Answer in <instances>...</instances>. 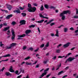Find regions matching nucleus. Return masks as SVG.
I'll return each mask as SVG.
<instances>
[{"mask_svg": "<svg viewBox=\"0 0 78 78\" xmlns=\"http://www.w3.org/2000/svg\"><path fill=\"white\" fill-rule=\"evenodd\" d=\"M35 26H36L32 24L31 26H29V27L32 28H32H34V27H35Z\"/></svg>", "mask_w": 78, "mask_h": 78, "instance_id": "27", "label": "nucleus"}, {"mask_svg": "<svg viewBox=\"0 0 78 78\" xmlns=\"http://www.w3.org/2000/svg\"><path fill=\"white\" fill-rule=\"evenodd\" d=\"M23 50H25L26 48H27V47L26 46H24L23 47Z\"/></svg>", "mask_w": 78, "mask_h": 78, "instance_id": "46", "label": "nucleus"}, {"mask_svg": "<svg viewBox=\"0 0 78 78\" xmlns=\"http://www.w3.org/2000/svg\"><path fill=\"white\" fill-rule=\"evenodd\" d=\"M5 67H3L2 68V69H1V71L2 72L4 70H5Z\"/></svg>", "mask_w": 78, "mask_h": 78, "instance_id": "51", "label": "nucleus"}, {"mask_svg": "<svg viewBox=\"0 0 78 78\" xmlns=\"http://www.w3.org/2000/svg\"><path fill=\"white\" fill-rule=\"evenodd\" d=\"M31 31L30 30H27L25 31V33L26 34H28Z\"/></svg>", "mask_w": 78, "mask_h": 78, "instance_id": "12", "label": "nucleus"}, {"mask_svg": "<svg viewBox=\"0 0 78 78\" xmlns=\"http://www.w3.org/2000/svg\"><path fill=\"white\" fill-rule=\"evenodd\" d=\"M69 30H72V31H73V30H74V29L73 27H72L69 29Z\"/></svg>", "mask_w": 78, "mask_h": 78, "instance_id": "42", "label": "nucleus"}, {"mask_svg": "<svg viewBox=\"0 0 78 78\" xmlns=\"http://www.w3.org/2000/svg\"><path fill=\"white\" fill-rule=\"evenodd\" d=\"M7 5V8L9 10H11V8H12V6L9 5Z\"/></svg>", "mask_w": 78, "mask_h": 78, "instance_id": "15", "label": "nucleus"}, {"mask_svg": "<svg viewBox=\"0 0 78 78\" xmlns=\"http://www.w3.org/2000/svg\"><path fill=\"white\" fill-rule=\"evenodd\" d=\"M25 34H23L21 35H18V37H25Z\"/></svg>", "mask_w": 78, "mask_h": 78, "instance_id": "16", "label": "nucleus"}, {"mask_svg": "<svg viewBox=\"0 0 78 78\" xmlns=\"http://www.w3.org/2000/svg\"><path fill=\"white\" fill-rule=\"evenodd\" d=\"M1 10L2 11H3V12H5V11L6 12H8V11H7V10H5L2 9H1Z\"/></svg>", "mask_w": 78, "mask_h": 78, "instance_id": "43", "label": "nucleus"}, {"mask_svg": "<svg viewBox=\"0 0 78 78\" xmlns=\"http://www.w3.org/2000/svg\"><path fill=\"white\" fill-rule=\"evenodd\" d=\"M47 62V61H44V62H43V63L44 64H46Z\"/></svg>", "mask_w": 78, "mask_h": 78, "instance_id": "60", "label": "nucleus"}, {"mask_svg": "<svg viewBox=\"0 0 78 78\" xmlns=\"http://www.w3.org/2000/svg\"><path fill=\"white\" fill-rule=\"evenodd\" d=\"M49 8H50V9H56V8L53 6H50Z\"/></svg>", "mask_w": 78, "mask_h": 78, "instance_id": "22", "label": "nucleus"}, {"mask_svg": "<svg viewBox=\"0 0 78 78\" xmlns=\"http://www.w3.org/2000/svg\"><path fill=\"white\" fill-rule=\"evenodd\" d=\"M11 33L12 34V39L13 40L15 38V37H16V35L15 34V33L14 32V31L12 29H11Z\"/></svg>", "mask_w": 78, "mask_h": 78, "instance_id": "3", "label": "nucleus"}, {"mask_svg": "<svg viewBox=\"0 0 78 78\" xmlns=\"http://www.w3.org/2000/svg\"><path fill=\"white\" fill-rule=\"evenodd\" d=\"M51 75L50 74H48L46 76V77L47 78H48Z\"/></svg>", "mask_w": 78, "mask_h": 78, "instance_id": "58", "label": "nucleus"}, {"mask_svg": "<svg viewBox=\"0 0 78 78\" xmlns=\"http://www.w3.org/2000/svg\"><path fill=\"white\" fill-rule=\"evenodd\" d=\"M44 20H40L39 21V23H42V22H44Z\"/></svg>", "mask_w": 78, "mask_h": 78, "instance_id": "40", "label": "nucleus"}, {"mask_svg": "<svg viewBox=\"0 0 78 78\" xmlns=\"http://www.w3.org/2000/svg\"><path fill=\"white\" fill-rule=\"evenodd\" d=\"M10 72H11L14 73V70H13V68L12 67V66H10V69H9Z\"/></svg>", "mask_w": 78, "mask_h": 78, "instance_id": "8", "label": "nucleus"}, {"mask_svg": "<svg viewBox=\"0 0 78 78\" xmlns=\"http://www.w3.org/2000/svg\"><path fill=\"white\" fill-rule=\"evenodd\" d=\"M30 58H31L30 56L27 57L26 58H25V59L26 60H28V59H30Z\"/></svg>", "mask_w": 78, "mask_h": 78, "instance_id": "30", "label": "nucleus"}, {"mask_svg": "<svg viewBox=\"0 0 78 78\" xmlns=\"http://www.w3.org/2000/svg\"><path fill=\"white\" fill-rule=\"evenodd\" d=\"M49 69H50V68H47L46 70H44V72H48V71L49 70Z\"/></svg>", "mask_w": 78, "mask_h": 78, "instance_id": "34", "label": "nucleus"}, {"mask_svg": "<svg viewBox=\"0 0 78 78\" xmlns=\"http://www.w3.org/2000/svg\"><path fill=\"white\" fill-rule=\"evenodd\" d=\"M19 72V71H16V72H15V73L16 74H17V73H18Z\"/></svg>", "mask_w": 78, "mask_h": 78, "instance_id": "63", "label": "nucleus"}, {"mask_svg": "<svg viewBox=\"0 0 78 78\" xmlns=\"http://www.w3.org/2000/svg\"><path fill=\"white\" fill-rule=\"evenodd\" d=\"M22 75H20L18 76L17 78H20L21 77H22Z\"/></svg>", "mask_w": 78, "mask_h": 78, "instance_id": "50", "label": "nucleus"}, {"mask_svg": "<svg viewBox=\"0 0 78 78\" xmlns=\"http://www.w3.org/2000/svg\"><path fill=\"white\" fill-rule=\"evenodd\" d=\"M28 7L29 8L27 9L28 11L30 12H34L36 10V9L35 7H32L30 3L28 4Z\"/></svg>", "mask_w": 78, "mask_h": 78, "instance_id": "1", "label": "nucleus"}, {"mask_svg": "<svg viewBox=\"0 0 78 78\" xmlns=\"http://www.w3.org/2000/svg\"><path fill=\"white\" fill-rule=\"evenodd\" d=\"M56 56H55L54 57H53L52 58V59L53 60H55V59H56Z\"/></svg>", "mask_w": 78, "mask_h": 78, "instance_id": "44", "label": "nucleus"}, {"mask_svg": "<svg viewBox=\"0 0 78 78\" xmlns=\"http://www.w3.org/2000/svg\"><path fill=\"white\" fill-rule=\"evenodd\" d=\"M11 56V55H10V54H7L5 55H3L2 56L0 57V59H1L2 58H3V57H9Z\"/></svg>", "mask_w": 78, "mask_h": 78, "instance_id": "11", "label": "nucleus"}, {"mask_svg": "<svg viewBox=\"0 0 78 78\" xmlns=\"http://www.w3.org/2000/svg\"><path fill=\"white\" fill-rule=\"evenodd\" d=\"M21 25H25V21L24 20H21L20 22Z\"/></svg>", "mask_w": 78, "mask_h": 78, "instance_id": "7", "label": "nucleus"}, {"mask_svg": "<svg viewBox=\"0 0 78 78\" xmlns=\"http://www.w3.org/2000/svg\"><path fill=\"white\" fill-rule=\"evenodd\" d=\"M56 51L57 53H60L61 51H60V50L58 49V50H56Z\"/></svg>", "mask_w": 78, "mask_h": 78, "instance_id": "37", "label": "nucleus"}, {"mask_svg": "<svg viewBox=\"0 0 78 78\" xmlns=\"http://www.w3.org/2000/svg\"><path fill=\"white\" fill-rule=\"evenodd\" d=\"M29 50H31V51H32V50H33V48L32 47L29 48L28 49V51H29Z\"/></svg>", "mask_w": 78, "mask_h": 78, "instance_id": "28", "label": "nucleus"}, {"mask_svg": "<svg viewBox=\"0 0 78 78\" xmlns=\"http://www.w3.org/2000/svg\"><path fill=\"white\" fill-rule=\"evenodd\" d=\"M16 43H12L11 44L10 46H11V47H14V45H16Z\"/></svg>", "mask_w": 78, "mask_h": 78, "instance_id": "23", "label": "nucleus"}, {"mask_svg": "<svg viewBox=\"0 0 78 78\" xmlns=\"http://www.w3.org/2000/svg\"><path fill=\"white\" fill-rule=\"evenodd\" d=\"M47 75V72H44V73H43L40 76V77L39 78H42V77H43V76H44V75Z\"/></svg>", "mask_w": 78, "mask_h": 78, "instance_id": "9", "label": "nucleus"}, {"mask_svg": "<svg viewBox=\"0 0 78 78\" xmlns=\"http://www.w3.org/2000/svg\"><path fill=\"white\" fill-rule=\"evenodd\" d=\"M61 45H62V44H60L58 45L57 46V48H59V47H61Z\"/></svg>", "mask_w": 78, "mask_h": 78, "instance_id": "55", "label": "nucleus"}, {"mask_svg": "<svg viewBox=\"0 0 78 78\" xmlns=\"http://www.w3.org/2000/svg\"><path fill=\"white\" fill-rule=\"evenodd\" d=\"M63 73V71H60V72L58 73V75H61V74H62V73Z\"/></svg>", "mask_w": 78, "mask_h": 78, "instance_id": "32", "label": "nucleus"}, {"mask_svg": "<svg viewBox=\"0 0 78 78\" xmlns=\"http://www.w3.org/2000/svg\"><path fill=\"white\" fill-rule=\"evenodd\" d=\"M22 15L23 16V17H25L26 15H27V14L25 13H21Z\"/></svg>", "mask_w": 78, "mask_h": 78, "instance_id": "31", "label": "nucleus"}, {"mask_svg": "<svg viewBox=\"0 0 78 78\" xmlns=\"http://www.w3.org/2000/svg\"><path fill=\"white\" fill-rule=\"evenodd\" d=\"M69 69V66H67L66 67L65 69V70H68Z\"/></svg>", "mask_w": 78, "mask_h": 78, "instance_id": "49", "label": "nucleus"}, {"mask_svg": "<svg viewBox=\"0 0 78 78\" xmlns=\"http://www.w3.org/2000/svg\"><path fill=\"white\" fill-rule=\"evenodd\" d=\"M64 57H65V56H59L58 57V58H64Z\"/></svg>", "mask_w": 78, "mask_h": 78, "instance_id": "39", "label": "nucleus"}, {"mask_svg": "<svg viewBox=\"0 0 78 78\" xmlns=\"http://www.w3.org/2000/svg\"><path fill=\"white\" fill-rule=\"evenodd\" d=\"M3 27V24H1L0 25V29H1Z\"/></svg>", "mask_w": 78, "mask_h": 78, "instance_id": "45", "label": "nucleus"}, {"mask_svg": "<svg viewBox=\"0 0 78 78\" xmlns=\"http://www.w3.org/2000/svg\"><path fill=\"white\" fill-rule=\"evenodd\" d=\"M55 36H57V37H59V30L58 29H57L56 30Z\"/></svg>", "mask_w": 78, "mask_h": 78, "instance_id": "6", "label": "nucleus"}, {"mask_svg": "<svg viewBox=\"0 0 78 78\" xmlns=\"http://www.w3.org/2000/svg\"><path fill=\"white\" fill-rule=\"evenodd\" d=\"M51 36H55V34H51Z\"/></svg>", "mask_w": 78, "mask_h": 78, "instance_id": "64", "label": "nucleus"}, {"mask_svg": "<svg viewBox=\"0 0 78 78\" xmlns=\"http://www.w3.org/2000/svg\"><path fill=\"white\" fill-rule=\"evenodd\" d=\"M19 8L20 9V10H23L25 8V6H23V7H19Z\"/></svg>", "mask_w": 78, "mask_h": 78, "instance_id": "26", "label": "nucleus"}, {"mask_svg": "<svg viewBox=\"0 0 78 78\" xmlns=\"http://www.w3.org/2000/svg\"><path fill=\"white\" fill-rule=\"evenodd\" d=\"M75 47H74L73 48H72L71 49H70L71 50H73L74 49H75Z\"/></svg>", "mask_w": 78, "mask_h": 78, "instance_id": "59", "label": "nucleus"}, {"mask_svg": "<svg viewBox=\"0 0 78 78\" xmlns=\"http://www.w3.org/2000/svg\"><path fill=\"white\" fill-rule=\"evenodd\" d=\"M51 70L53 71V70H55V66L53 67V68L51 69Z\"/></svg>", "mask_w": 78, "mask_h": 78, "instance_id": "57", "label": "nucleus"}, {"mask_svg": "<svg viewBox=\"0 0 78 78\" xmlns=\"http://www.w3.org/2000/svg\"><path fill=\"white\" fill-rule=\"evenodd\" d=\"M26 64H27V65H31V63L30 62L29 63L28 62H26Z\"/></svg>", "mask_w": 78, "mask_h": 78, "instance_id": "29", "label": "nucleus"}, {"mask_svg": "<svg viewBox=\"0 0 78 78\" xmlns=\"http://www.w3.org/2000/svg\"><path fill=\"white\" fill-rule=\"evenodd\" d=\"M54 20L53 19L51 20L48 22L47 23V25L48 24H49V23H51V22H53V21Z\"/></svg>", "mask_w": 78, "mask_h": 78, "instance_id": "24", "label": "nucleus"}, {"mask_svg": "<svg viewBox=\"0 0 78 78\" xmlns=\"http://www.w3.org/2000/svg\"><path fill=\"white\" fill-rule=\"evenodd\" d=\"M16 23L15 22L13 21L12 23V25H15Z\"/></svg>", "mask_w": 78, "mask_h": 78, "instance_id": "38", "label": "nucleus"}, {"mask_svg": "<svg viewBox=\"0 0 78 78\" xmlns=\"http://www.w3.org/2000/svg\"><path fill=\"white\" fill-rule=\"evenodd\" d=\"M44 7L46 9H49V5L47 4H45L44 5Z\"/></svg>", "mask_w": 78, "mask_h": 78, "instance_id": "18", "label": "nucleus"}, {"mask_svg": "<svg viewBox=\"0 0 78 78\" xmlns=\"http://www.w3.org/2000/svg\"><path fill=\"white\" fill-rule=\"evenodd\" d=\"M44 45H45V44H41L40 46V48H43V47H44Z\"/></svg>", "mask_w": 78, "mask_h": 78, "instance_id": "36", "label": "nucleus"}, {"mask_svg": "<svg viewBox=\"0 0 78 78\" xmlns=\"http://www.w3.org/2000/svg\"><path fill=\"white\" fill-rule=\"evenodd\" d=\"M67 13L70 14V13H71V12L69 10L65 11L60 14V17H62V20H64L66 18V16L64 15V14H66Z\"/></svg>", "mask_w": 78, "mask_h": 78, "instance_id": "2", "label": "nucleus"}, {"mask_svg": "<svg viewBox=\"0 0 78 78\" xmlns=\"http://www.w3.org/2000/svg\"><path fill=\"white\" fill-rule=\"evenodd\" d=\"M0 46H3V45H4V44H2V42H0Z\"/></svg>", "mask_w": 78, "mask_h": 78, "instance_id": "52", "label": "nucleus"}, {"mask_svg": "<svg viewBox=\"0 0 78 78\" xmlns=\"http://www.w3.org/2000/svg\"><path fill=\"white\" fill-rule=\"evenodd\" d=\"M14 12H16L17 13H20V10L18 9L17 10H15L13 11Z\"/></svg>", "mask_w": 78, "mask_h": 78, "instance_id": "17", "label": "nucleus"}, {"mask_svg": "<svg viewBox=\"0 0 78 78\" xmlns=\"http://www.w3.org/2000/svg\"><path fill=\"white\" fill-rule=\"evenodd\" d=\"M76 14H78V9H76Z\"/></svg>", "mask_w": 78, "mask_h": 78, "instance_id": "61", "label": "nucleus"}, {"mask_svg": "<svg viewBox=\"0 0 78 78\" xmlns=\"http://www.w3.org/2000/svg\"><path fill=\"white\" fill-rule=\"evenodd\" d=\"M68 30V29H67V28H65L64 29V32H65V33L67 32V31Z\"/></svg>", "mask_w": 78, "mask_h": 78, "instance_id": "33", "label": "nucleus"}, {"mask_svg": "<svg viewBox=\"0 0 78 78\" xmlns=\"http://www.w3.org/2000/svg\"><path fill=\"white\" fill-rule=\"evenodd\" d=\"M69 45L70 43L69 42L65 44H64L63 46V47L64 48H67V47H69Z\"/></svg>", "mask_w": 78, "mask_h": 78, "instance_id": "5", "label": "nucleus"}, {"mask_svg": "<svg viewBox=\"0 0 78 78\" xmlns=\"http://www.w3.org/2000/svg\"><path fill=\"white\" fill-rule=\"evenodd\" d=\"M33 5L35 6H37V4L36 3H34L33 4Z\"/></svg>", "mask_w": 78, "mask_h": 78, "instance_id": "47", "label": "nucleus"}, {"mask_svg": "<svg viewBox=\"0 0 78 78\" xmlns=\"http://www.w3.org/2000/svg\"><path fill=\"white\" fill-rule=\"evenodd\" d=\"M3 25H4V26H7V23H3Z\"/></svg>", "mask_w": 78, "mask_h": 78, "instance_id": "56", "label": "nucleus"}, {"mask_svg": "<svg viewBox=\"0 0 78 78\" xmlns=\"http://www.w3.org/2000/svg\"><path fill=\"white\" fill-rule=\"evenodd\" d=\"M50 44V42H48L46 43V44L45 45V47L46 48L48 47H49V45Z\"/></svg>", "mask_w": 78, "mask_h": 78, "instance_id": "19", "label": "nucleus"}, {"mask_svg": "<svg viewBox=\"0 0 78 78\" xmlns=\"http://www.w3.org/2000/svg\"><path fill=\"white\" fill-rule=\"evenodd\" d=\"M9 27H5L4 29H2V31H7L8 30H9Z\"/></svg>", "mask_w": 78, "mask_h": 78, "instance_id": "10", "label": "nucleus"}, {"mask_svg": "<svg viewBox=\"0 0 78 78\" xmlns=\"http://www.w3.org/2000/svg\"><path fill=\"white\" fill-rule=\"evenodd\" d=\"M5 75L7 76H9V75H11V74L9 72H6L5 73Z\"/></svg>", "mask_w": 78, "mask_h": 78, "instance_id": "21", "label": "nucleus"}, {"mask_svg": "<svg viewBox=\"0 0 78 78\" xmlns=\"http://www.w3.org/2000/svg\"><path fill=\"white\" fill-rule=\"evenodd\" d=\"M53 25H55V23H52L51 24V26H53Z\"/></svg>", "mask_w": 78, "mask_h": 78, "instance_id": "62", "label": "nucleus"}, {"mask_svg": "<svg viewBox=\"0 0 78 78\" xmlns=\"http://www.w3.org/2000/svg\"><path fill=\"white\" fill-rule=\"evenodd\" d=\"M75 59V58L74 57H69L68 59H67L65 62L66 63H67V61H68V62H71V61H72L74 60Z\"/></svg>", "mask_w": 78, "mask_h": 78, "instance_id": "4", "label": "nucleus"}, {"mask_svg": "<svg viewBox=\"0 0 78 78\" xmlns=\"http://www.w3.org/2000/svg\"><path fill=\"white\" fill-rule=\"evenodd\" d=\"M40 17H41L42 18H45V19H48V18L47 17H44V16H42V15L41 14H40Z\"/></svg>", "mask_w": 78, "mask_h": 78, "instance_id": "14", "label": "nucleus"}, {"mask_svg": "<svg viewBox=\"0 0 78 78\" xmlns=\"http://www.w3.org/2000/svg\"><path fill=\"white\" fill-rule=\"evenodd\" d=\"M9 60H8V59H6V60H2V61L3 62V61H9Z\"/></svg>", "mask_w": 78, "mask_h": 78, "instance_id": "53", "label": "nucleus"}, {"mask_svg": "<svg viewBox=\"0 0 78 78\" xmlns=\"http://www.w3.org/2000/svg\"><path fill=\"white\" fill-rule=\"evenodd\" d=\"M11 46H7L6 47V48H8L9 49H10V48H11Z\"/></svg>", "mask_w": 78, "mask_h": 78, "instance_id": "41", "label": "nucleus"}, {"mask_svg": "<svg viewBox=\"0 0 78 78\" xmlns=\"http://www.w3.org/2000/svg\"><path fill=\"white\" fill-rule=\"evenodd\" d=\"M61 65L60 64L59 65L57 66L58 68L56 69V70H58L59 68L61 67Z\"/></svg>", "mask_w": 78, "mask_h": 78, "instance_id": "25", "label": "nucleus"}, {"mask_svg": "<svg viewBox=\"0 0 78 78\" xmlns=\"http://www.w3.org/2000/svg\"><path fill=\"white\" fill-rule=\"evenodd\" d=\"M44 6H43V5H42L40 7V10H41V11H44Z\"/></svg>", "mask_w": 78, "mask_h": 78, "instance_id": "20", "label": "nucleus"}, {"mask_svg": "<svg viewBox=\"0 0 78 78\" xmlns=\"http://www.w3.org/2000/svg\"><path fill=\"white\" fill-rule=\"evenodd\" d=\"M68 76L67 75H65V76H64L62 77V78H66V77H67Z\"/></svg>", "mask_w": 78, "mask_h": 78, "instance_id": "48", "label": "nucleus"}, {"mask_svg": "<svg viewBox=\"0 0 78 78\" xmlns=\"http://www.w3.org/2000/svg\"><path fill=\"white\" fill-rule=\"evenodd\" d=\"M12 17V14L9 15L7 17H6V19H9L10 17Z\"/></svg>", "mask_w": 78, "mask_h": 78, "instance_id": "13", "label": "nucleus"}, {"mask_svg": "<svg viewBox=\"0 0 78 78\" xmlns=\"http://www.w3.org/2000/svg\"><path fill=\"white\" fill-rule=\"evenodd\" d=\"M74 19H78V16L75 15L73 17Z\"/></svg>", "mask_w": 78, "mask_h": 78, "instance_id": "35", "label": "nucleus"}, {"mask_svg": "<svg viewBox=\"0 0 78 78\" xmlns=\"http://www.w3.org/2000/svg\"><path fill=\"white\" fill-rule=\"evenodd\" d=\"M37 61H36L35 63H33V65H34V64H36V63H37Z\"/></svg>", "mask_w": 78, "mask_h": 78, "instance_id": "54", "label": "nucleus"}]
</instances>
